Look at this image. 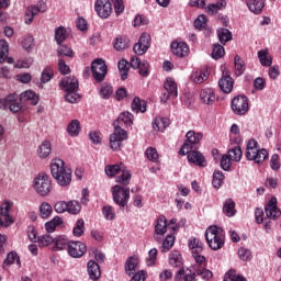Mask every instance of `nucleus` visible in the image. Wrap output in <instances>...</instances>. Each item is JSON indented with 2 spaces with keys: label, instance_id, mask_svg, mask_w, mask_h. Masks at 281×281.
Returning a JSON list of instances; mask_svg holds the SVG:
<instances>
[{
  "label": "nucleus",
  "instance_id": "nucleus-64",
  "mask_svg": "<svg viewBox=\"0 0 281 281\" xmlns=\"http://www.w3.org/2000/svg\"><path fill=\"white\" fill-rule=\"evenodd\" d=\"M66 93V102H69L70 104H76V102L80 101V94L76 93V91H68Z\"/></svg>",
  "mask_w": 281,
  "mask_h": 281
},
{
  "label": "nucleus",
  "instance_id": "nucleus-60",
  "mask_svg": "<svg viewBox=\"0 0 281 281\" xmlns=\"http://www.w3.org/2000/svg\"><path fill=\"white\" fill-rule=\"evenodd\" d=\"M102 213L105 221H115V211L113 210V206H103Z\"/></svg>",
  "mask_w": 281,
  "mask_h": 281
},
{
  "label": "nucleus",
  "instance_id": "nucleus-22",
  "mask_svg": "<svg viewBox=\"0 0 281 281\" xmlns=\"http://www.w3.org/2000/svg\"><path fill=\"white\" fill-rule=\"evenodd\" d=\"M218 87L223 93H232L234 89V79L229 75H223L218 81Z\"/></svg>",
  "mask_w": 281,
  "mask_h": 281
},
{
  "label": "nucleus",
  "instance_id": "nucleus-11",
  "mask_svg": "<svg viewBox=\"0 0 281 281\" xmlns=\"http://www.w3.org/2000/svg\"><path fill=\"white\" fill-rule=\"evenodd\" d=\"M164 89L165 91H167V93H165L161 97V102H168L170 98H178L179 95L178 86L172 77H168L166 79V82L164 83Z\"/></svg>",
  "mask_w": 281,
  "mask_h": 281
},
{
  "label": "nucleus",
  "instance_id": "nucleus-1",
  "mask_svg": "<svg viewBox=\"0 0 281 281\" xmlns=\"http://www.w3.org/2000/svg\"><path fill=\"white\" fill-rule=\"evenodd\" d=\"M196 276H200L202 280H212L214 273L205 267L191 266L187 269L181 267L175 276V281H196Z\"/></svg>",
  "mask_w": 281,
  "mask_h": 281
},
{
  "label": "nucleus",
  "instance_id": "nucleus-56",
  "mask_svg": "<svg viewBox=\"0 0 281 281\" xmlns=\"http://www.w3.org/2000/svg\"><path fill=\"white\" fill-rule=\"evenodd\" d=\"M57 56H67L68 58H74V50L67 45H60L57 48Z\"/></svg>",
  "mask_w": 281,
  "mask_h": 281
},
{
  "label": "nucleus",
  "instance_id": "nucleus-44",
  "mask_svg": "<svg viewBox=\"0 0 281 281\" xmlns=\"http://www.w3.org/2000/svg\"><path fill=\"white\" fill-rule=\"evenodd\" d=\"M54 78V68H52V66H46L41 75V82H43V85L49 82V80H52Z\"/></svg>",
  "mask_w": 281,
  "mask_h": 281
},
{
  "label": "nucleus",
  "instance_id": "nucleus-9",
  "mask_svg": "<svg viewBox=\"0 0 281 281\" xmlns=\"http://www.w3.org/2000/svg\"><path fill=\"white\" fill-rule=\"evenodd\" d=\"M91 72L95 82H104V78H106V74H109V69L106 67V63L102 58H97L91 63Z\"/></svg>",
  "mask_w": 281,
  "mask_h": 281
},
{
  "label": "nucleus",
  "instance_id": "nucleus-24",
  "mask_svg": "<svg viewBox=\"0 0 281 281\" xmlns=\"http://www.w3.org/2000/svg\"><path fill=\"white\" fill-rule=\"evenodd\" d=\"M12 205H14V203L5 201L0 206L1 214L4 216L5 225H12V223H14V220L12 216H10V210H12Z\"/></svg>",
  "mask_w": 281,
  "mask_h": 281
},
{
  "label": "nucleus",
  "instance_id": "nucleus-57",
  "mask_svg": "<svg viewBox=\"0 0 281 281\" xmlns=\"http://www.w3.org/2000/svg\"><path fill=\"white\" fill-rule=\"evenodd\" d=\"M175 245V236L169 234L162 241V251H170Z\"/></svg>",
  "mask_w": 281,
  "mask_h": 281
},
{
  "label": "nucleus",
  "instance_id": "nucleus-33",
  "mask_svg": "<svg viewBox=\"0 0 281 281\" xmlns=\"http://www.w3.org/2000/svg\"><path fill=\"white\" fill-rule=\"evenodd\" d=\"M223 212L228 217L236 216V202L232 199H227L224 202Z\"/></svg>",
  "mask_w": 281,
  "mask_h": 281
},
{
  "label": "nucleus",
  "instance_id": "nucleus-12",
  "mask_svg": "<svg viewBox=\"0 0 281 281\" xmlns=\"http://www.w3.org/2000/svg\"><path fill=\"white\" fill-rule=\"evenodd\" d=\"M47 12V3L40 1L37 5H30L25 11V23L30 25L38 13Z\"/></svg>",
  "mask_w": 281,
  "mask_h": 281
},
{
  "label": "nucleus",
  "instance_id": "nucleus-63",
  "mask_svg": "<svg viewBox=\"0 0 281 281\" xmlns=\"http://www.w3.org/2000/svg\"><path fill=\"white\" fill-rule=\"evenodd\" d=\"M37 243L40 247H47L54 243V237L50 235H43L37 238Z\"/></svg>",
  "mask_w": 281,
  "mask_h": 281
},
{
  "label": "nucleus",
  "instance_id": "nucleus-45",
  "mask_svg": "<svg viewBox=\"0 0 281 281\" xmlns=\"http://www.w3.org/2000/svg\"><path fill=\"white\" fill-rule=\"evenodd\" d=\"M207 71L206 70H198L195 72H193V75L191 76L193 82H196V85H201L203 82H205V80H207Z\"/></svg>",
  "mask_w": 281,
  "mask_h": 281
},
{
  "label": "nucleus",
  "instance_id": "nucleus-5",
  "mask_svg": "<svg viewBox=\"0 0 281 281\" xmlns=\"http://www.w3.org/2000/svg\"><path fill=\"white\" fill-rule=\"evenodd\" d=\"M269 157L267 149H258V142L255 139H249L246 145V158L249 161H255V164H261Z\"/></svg>",
  "mask_w": 281,
  "mask_h": 281
},
{
  "label": "nucleus",
  "instance_id": "nucleus-53",
  "mask_svg": "<svg viewBox=\"0 0 281 281\" xmlns=\"http://www.w3.org/2000/svg\"><path fill=\"white\" fill-rule=\"evenodd\" d=\"M225 179V176L223 175V171H214L213 173V187L214 188H221V186H223V180Z\"/></svg>",
  "mask_w": 281,
  "mask_h": 281
},
{
  "label": "nucleus",
  "instance_id": "nucleus-4",
  "mask_svg": "<svg viewBox=\"0 0 281 281\" xmlns=\"http://www.w3.org/2000/svg\"><path fill=\"white\" fill-rule=\"evenodd\" d=\"M112 199L119 207H126L131 201V188L120 183L111 188Z\"/></svg>",
  "mask_w": 281,
  "mask_h": 281
},
{
  "label": "nucleus",
  "instance_id": "nucleus-20",
  "mask_svg": "<svg viewBox=\"0 0 281 281\" xmlns=\"http://www.w3.org/2000/svg\"><path fill=\"white\" fill-rule=\"evenodd\" d=\"M60 89H64V91H78V79L76 77H66L60 80L59 82Z\"/></svg>",
  "mask_w": 281,
  "mask_h": 281
},
{
  "label": "nucleus",
  "instance_id": "nucleus-46",
  "mask_svg": "<svg viewBox=\"0 0 281 281\" xmlns=\"http://www.w3.org/2000/svg\"><path fill=\"white\" fill-rule=\"evenodd\" d=\"M52 204L47 203V202H43L40 206V216L41 218H49V216H52Z\"/></svg>",
  "mask_w": 281,
  "mask_h": 281
},
{
  "label": "nucleus",
  "instance_id": "nucleus-36",
  "mask_svg": "<svg viewBox=\"0 0 281 281\" xmlns=\"http://www.w3.org/2000/svg\"><path fill=\"white\" fill-rule=\"evenodd\" d=\"M131 106L135 113H146V101H142L138 97L133 99Z\"/></svg>",
  "mask_w": 281,
  "mask_h": 281
},
{
  "label": "nucleus",
  "instance_id": "nucleus-38",
  "mask_svg": "<svg viewBox=\"0 0 281 281\" xmlns=\"http://www.w3.org/2000/svg\"><path fill=\"white\" fill-rule=\"evenodd\" d=\"M169 265L171 267H183V258L181 257V252L173 250L169 257Z\"/></svg>",
  "mask_w": 281,
  "mask_h": 281
},
{
  "label": "nucleus",
  "instance_id": "nucleus-29",
  "mask_svg": "<svg viewBox=\"0 0 281 281\" xmlns=\"http://www.w3.org/2000/svg\"><path fill=\"white\" fill-rule=\"evenodd\" d=\"M21 102H31L33 106H36L38 104V95L36 93L32 92V90L24 91L20 94Z\"/></svg>",
  "mask_w": 281,
  "mask_h": 281
},
{
  "label": "nucleus",
  "instance_id": "nucleus-13",
  "mask_svg": "<svg viewBox=\"0 0 281 281\" xmlns=\"http://www.w3.org/2000/svg\"><path fill=\"white\" fill-rule=\"evenodd\" d=\"M94 10L101 19H109L113 12V7L110 0H97Z\"/></svg>",
  "mask_w": 281,
  "mask_h": 281
},
{
  "label": "nucleus",
  "instance_id": "nucleus-8",
  "mask_svg": "<svg viewBox=\"0 0 281 281\" xmlns=\"http://www.w3.org/2000/svg\"><path fill=\"white\" fill-rule=\"evenodd\" d=\"M33 188L40 196H48L52 192V180L46 173L38 175L35 177Z\"/></svg>",
  "mask_w": 281,
  "mask_h": 281
},
{
  "label": "nucleus",
  "instance_id": "nucleus-28",
  "mask_svg": "<svg viewBox=\"0 0 281 281\" xmlns=\"http://www.w3.org/2000/svg\"><path fill=\"white\" fill-rule=\"evenodd\" d=\"M54 251H63V249H67V247L69 248V239H67V237L65 236H58L54 239Z\"/></svg>",
  "mask_w": 281,
  "mask_h": 281
},
{
  "label": "nucleus",
  "instance_id": "nucleus-62",
  "mask_svg": "<svg viewBox=\"0 0 281 281\" xmlns=\"http://www.w3.org/2000/svg\"><path fill=\"white\" fill-rule=\"evenodd\" d=\"M224 281H247V279H245V277L236 274V271L231 270L225 274Z\"/></svg>",
  "mask_w": 281,
  "mask_h": 281
},
{
  "label": "nucleus",
  "instance_id": "nucleus-26",
  "mask_svg": "<svg viewBox=\"0 0 281 281\" xmlns=\"http://www.w3.org/2000/svg\"><path fill=\"white\" fill-rule=\"evenodd\" d=\"M200 98L204 104H214L216 101V95L214 94V90L206 88L200 92Z\"/></svg>",
  "mask_w": 281,
  "mask_h": 281
},
{
  "label": "nucleus",
  "instance_id": "nucleus-43",
  "mask_svg": "<svg viewBox=\"0 0 281 281\" xmlns=\"http://www.w3.org/2000/svg\"><path fill=\"white\" fill-rule=\"evenodd\" d=\"M16 261L18 267H21V258L16 252H9L3 262V267H10V265H14Z\"/></svg>",
  "mask_w": 281,
  "mask_h": 281
},
{
  "label": "nucleus",
  "instance_id": "nucleus-55",
  "mask_svg": "<svg viewBox=\"0 0 281 281\" xmlns=\"http://www.w3.org/2000/svg\"><path fill=\"white\" fill-rule=\"evenodd\" d=\"M126 47H128V38L116 37L114 43V49H116V52H122V49H126Z\"/></svg>",
  "mask_w": 281,
  "mask_h": 281
},
{
  "label": "nucleus",
  "instance_id": "nucleus-52",
  "mask_svg": "<svg viewBox=\"0 0 281 281\" xmlns=\"http://www.w3.org/2000/svg\"><path fill=\"white\" fill-rule=\"evenodd\" d=\"M223 56H225V48L221 44H214L212 58H214V60H218V58H223Z\"/></svg>",
  "mask_w": 281,
  "mask_h": 281
},
{
  "label": "nucleus",
  "instance_id": "nucleus-51",
  "mask_svg": "<svg viewBox=\"0 0 281 281\" xmlns=\"http://www.w3.org/2000/svg\"><path fill=\"white\" fill-rule=\"evenodd\" d=\"M9 54V46L5 40H0V64L5 63Z\"/></svg>",
  "mask_w": 281,
  "mask_h": 281
},
{
  "label": "nucleus",
  "instance_id": "nucleus-10",
  "mask_svg": "<svg viewBox=\"0 0 281 281\" xmlns=\"http://www.w3.org/2000/svg\"><path fill=\"white\" fill-rule=\"evenodd\" d=\"M232 111L235 115H245L249 111V101L245 95H237L232 100Z\"/></svg>",
  "mask_w": 281,
  "mask_h": 281
},
{
  "label": "nucleus",
  "instance_id": "nucleus-49",
  "mask_svg": "<svg viewBox=\"0 0 281 281\" xmlns=\"http://www.w3.org/2000/svg\"><path fill=\"white\" fill-rule=\"evenodd\" d=\"M119 71L121 74V80H126L128 78V61H126V59L119 61Z\"/></svg>",
  "mask_w": 281,
  "mask_h": 281
},
{
  "label": "nucleus",
  "instance_id": "nucleus-21",
  "mask_svg": "<svg viewBox=\"0 0 281 281\" xmlns=\"http://www.w3.org/2000/svg\"><path fill=\"white\" fill-rule=\"evenodd\" d=\"M87 271L90 280L97 281L100 280L102 271L100 270V265L93 260H89L87 265Z\"/></svg>",
  "mask_w": 281,
  "mask_h": 281
},
{
  "label": "nucleus",
  "instance_id": "nucleus-18",
  "mask_svg": "<svg viewBox=\"0 0 281 281\" xmlns=\"http://www.w3.org/2000/svg\"><path fill=\"white\" fill-rule=\"evenodd\" d=\"M4 109H9L11 113H19L23 109V104L16 100V94H10L3 100Z\"/></svg>",
  "mask_w": 281,
  "mask_h": 281
},
{
  "label": "nucleus",
  "instance_id": "nucleus-37",
  "mask_svg": "<svg viewBox=\"0 0 281 281\" xmlns=\"http://www.w3.org/2000/svg\"><path fill=\"white\" fill-rule=\"evenodd\" d=\"M258 58L263 67H271L273 59L269 56L268 49H261L258 52Z\"/></svg>",
  "mask_w": 281,
  "mask_h": 281
},
{
  "label": "nucleus",
  "instance_id": "nucleus-40",
  "mask_svg": "<svg viewBox=\"0 0 281 281\" xmlns=\"http://www.w3.org/2000/svg\"><path fill=\"white\" fill-rule=\"evenodd\" d=\"M235 75L240 77L245 74V60L240 56L236 55L234 59Z\"/></svg>",
  "mask_w": 281,
  "mask_h": 281
},
{
  "label": "nucleus",
  "instance_id": "nucleus-27",
  "mask_svg": "<svg viewBox=\"0 0 281 281\" xmlns=\"http://www.w3.org/2000/svg\"><path fill=\"white\" fill-rule=\"evenodd\" d=\"M166 232H168V220L160 215L155 224V234H166Z\"/></svg>",
  "mask_w": 281,
  "mask_h": 281
},
{
  "label": "nucleus",
  "instance_id": "nucleus-16",
  "mask_svg": "<svg viewBox=\"0 0 281 281\" xmlns=\"http://www.w3.org/2000/svg\"><path fill=\"white\" fill-rule=\"evenodd\" d=\"M188 155L189 164H193L194 166H199L200 168H205L207 166V161L205 160V156L196 149H190Z\"/></svg>",
  "mask_w": 281,
  "mask_h": 281
},
{
  "label": "nucleus",
  "instance_id": "nucleus-19",
  "mask_svg": "<svg viewBox=\"0 0 281 281\" xmlns=\"http://www.w3.org/2000/svg\"><path fill=\"white\" fill-rule=\"evenodd\" d=\"M171 52L175 56H178V58H184V56H188L190 47H188V44L183 42H172Z\"/></svg>",
  "mask_w": 281,
  "mask_h": 281
},
{
  "label": "nucleus",
  "instance_id": "nucleus-59",
  "mask_svg": "<svg viewBox=\"0 0 281 281\" xmlns=\"http://www.w3.org/2000/svg\"><path fill=\"white\" fill-rule=\"evenodd\" d=\"M111 137H115L116 139L124 142V139L128 138V134H126V131H124L122 127L114 126V133L111 135Z\"/></svg>",
  "mask_w": 281,
  "mask_h": 281
},
{
  "label": "nucleus",
  "instance_id": "nucleus-42",
  "mask_svg": "<svg viewBox=\"0 0 281 281\" xmlns=\"http://www.w3.org/2000/svg\"><path fill=\"white\" fill-rule=\"evenodd\" d=\"M100 95L101 98H103V100H109V98L113 95V86L110 83L103 82L101 85Z\"/></svg>",
  "mask_w": 281,
  "mask_h": 281
},
{
  "label": "nucleus",
  "instance_id": "nucleus-30",
  "mask_svg": "<svg viewBox=\"0 0 281 281\" xmlns=\"http://www.w3.org/2000/svg\"><path fill=\"white\" fill-rule=\"evenodd\" d=\"M247 5L250 12L254 14H260L262 8H265V0H247Z\"/></svg>",
  "mask_w": 281,
  "mask_h": 281
},
{
  "label": "nucleus",
  "instance_id": "nucleus-41",
  "mask_svg": "<svg viewBox=\"0 0 281 281\" xmlns=\"http://www.w3.org/2000/svg\"><path fill=\"white\" fill-rule=\"evenodd\" d=\"M72 235L77 238H80V236H85V220H77L75 227L72 228Z\"/></svg>",
  "mask_w": 281,
  "mask_h": 281
},
{
  "label": "nucleus",
  "instance_id": "nucleus-58",
  "mask_svg": "<svg viewBox=\"0 0 281 281\" xmlns=\"http://www.w3.org/2000/svg\"><path fill=\"white\" fill-rule=\"evenodd\" d=\"M193 25L195 30H205V25H207V18L204 14L198 16L194 20Z\"/></svg>",
  "mask_w": 281,
  "mask_h": 281
},
{
  "label": "nucleus",
  "instance_id": "nucleus-50",
  "mask_svg": "<svg viewBox=\"0 0 281 281\" xmlns=\"http://www.w3.org/2000/svg\"><path fill=\"white\" fill-rule=\"evenodd\" d=\"M228 157L233 161H240V159L243 157V149H240V146H236V147L229 149L228 150Z\"/></svg>",
  "mask_w": 281,
  "mask_h": 281
},
{
  "label": "nucleus",
  "instance_id": "nucleus-25",
  "mask_svg": "<svg viewBox=\"0 0 281 281\" xmlns=\"http://www.w3.org/2000/svg\"><path fill=\"white\" fill-rule=\"evenodd\" d=\"M40 159H47L52 155V143L44 140L37 148Z\"/></svg>",
  "mask_w": 281,
  "mask_h": 281
},
{
  "label": "nucleus",
  "instance_id": "nucleus-3",
  "mask_svg": "<svg viewBox=\"0 0 281 281\" xmlns=\"http://www.w3.org/2000/svg\"><path fill=\"white\" fill-rule=\"evenodd\" d=\"M205 240L213 251H218L225 246V233L216 226H210L205 231Z\"/></svg>",
  "mask_w": 281,
  "mask_h": 281
},
{
  "label": "nucleus",
  "instance_id": "nucleus-15",
  "mask_svg": "<svg viewBox=\"0 0 281 281\" xmlns=\"http://www.w3.org/2000/svg\"><path fill=\"white\" fill-rule=\"evenodd\" d=\"M68 254L71 258H82L87 254V245L82 241H70L68 245Z\"/></svg>",
  "mask_w": 281,
  "mask_h": 281
},
{
  "label": "nucleus",
  "instance_id": "nucleus-47",
  "mask_svg": "<svg viewBox=\"0 0 281 281\" xmlns=\"http://www.w3.org/2000/svg\"><path fill=\"white\" fill-rule=\"evenodd\" d=\"M145 156L147 157L148 161H151L153 164H157V161H159V153L155 147H148L145 151Z\"/></svg>",
  "mask_w": 281,
  "mask_h": 281
},
{
  "label": "nucleus",
  "instance_id": "nucleus-32",
  "mask_svg": "<svg viewBox=\"0 0 281 281\" xmlns=\"http://www.w3.org/2000/svg\"><path fill=\"white\" fill-rule=\"evenodd\" d=\"M69 37V33L67 32V29L65 26H59L55 30V41L57 45H63L65 41Z\"/></svg>",
  "mask_w": 281,
  "mask_h": 281
},
{
  "label": "nucleus",
  "instance_id": "nucleus-54",
  "mask_svg": "<svg viewBox=\"0 0 281 281\" xmlns=\"http://www.w3.org/2000/svg\"><path fill=\"white\" fill-rule=\"evenodd\" d=\"M68 214H80V210H82V206L78 201H69L67 205Z\"/></svg>",
  "mask_w": 281,
  "mask_h": 281
},
{
  "label": "nucleus",
  "instance_id": "nucleus-6",
  "mask_svg": "<svg viewBox=\"0 0 281 281\" xmlns=\"http://www.w3.org/2000/svg\"><path fill=\"white\" fill-rule=\"evenodd\" d=\"M124 166L121 165H108L104 168V172L106 177H115V175H119L120 171H122V175L116 177V183H121L122 186H130L131 184V171L122 168Z\"/></svg>",
  "mask_w": 281,
  "mask_h": 281
},
{
  "label": "nucleus",
  "instance_id": "nucleus-39",
  "mask_svg": "<svg viewBox=\"0 0 281 281\" xmlns=\"http://www.w3.org/2000/svg\"><path fill=\"white\" fill-rule=\"evenodd\" d=\"M58 225H63V218H60V216H55L52 221L45 224V229L48 234H52L53 232H56Z\"/></svg>",
  "mask_w": 281,
  "mask_h": 281
},
{
  "label": "nucleus",
  "instance_id": "nucleus-7",
  "mask_svg": "<svg viewBox=\"0 0 281 281\" xmlns=\"http://www.w3.org/2000/svg\"><path fill=\"white\" fill-rule=\"evenodd\" d=\"M187 140L182 145L179 155L186 156L190 150H196L199 148V144H201V139H203V133H194V131H189L186 135Z\"/></svg>",
  "mask_w": 281,
  "mask_h": 281
},
{
  "label": "nucleus",
  "instance_id": "nucleus-61",
  "mask_svg": "<svg viewBox=\"0 0 281 281\" xmlns=\"http://www.w3.org/2000/svg\"><path fill=\"white\" fill-rule=\"evenodd\" d=\"M117 122H123V124L131 126L133 124V114L130 112H123L119 115Z\"/></svg>",
  "mask_w": 281,
  "mask_h": 281
},
{
  "label": "nucleus",
  "instance_id": "nucleus-34",
  "mask_svg": "<svg viewBox=\"0 0 281 281\" xmlns=\"http://www.w3.org/2000/svg\"><path fill=\"white\" fill-rule=\"evenodd\" d=\"M217 36L222 45H227L233 38L232 32L228 29H218Z\"/></svg>",
  "mask_w": 281,
  "mask_h": 281
},
{
  "label": "nucleus",
  "instance_id": "nucleus-14",
  "mask_svg": "<svg viewBox=\"0 0 281 281\" xmlns=\"http://www.w3.org/2000/svg\"><path fill=\"white\" fill-rule=\"evenodd\" d=\"M150 47V35L143 33L139 37L138 43H136L133 47V50L138 56H144L146 52H148V48Z\"/></svg>",
  "mask_w": 281,
  "mask_h": 281
},
{
  "label": "nucleus",
  "instance_id": "nucleus-2",
  "mask_svg": "<svg viewBox=\"0 0 281 281\" xmlns=\"http://www.w3.org/2000/svg\"><path fill=\"white\" fill-rule=\"evenodd\" d=\"M50 172L58 186H69L71 183V169L65 167V161L61 159L53 160Z\"/></svg>",
  "mask_w": 281,
  "mask_h": 281
},
{
  "label": "nucleus",
  "instance_id": "nucleus-17",
  "mask_svg": "<svg viewBox=\"0 0 281 281\" xmlns=\"http://www.w3.org/2000/svg\"><path fill=\"white\" fill-rule=\"evenodd\" d=\"M265 211L268 218H272V221L280 218L281 211L278 209V199L271 198L268 204L265 206Z\"/></svg>",
  "mask_w": 281,
  "mask_h": 281
},
{
  "label": "nucleus",
  "instance_id": "nucleus-23",
  "mask_svg": "<svg viewBox=\"0 0 281 281\" xmlns=\"http://www.w3.org/2000/svg\"><path fill=\"white\" fill-rule=\"evenodd\" d=\"M137 269H139V258L128 257L125 262V273L127 276H133L136 273Z\"/></svg>",
  "mask_w": 281,
  "mask_h": 281
},
{
  "label": "nucleus",
  "instance_id": "nucleus-31",
  "mask_svg": "<svg viewBox=\"0 0 281 281\" xmlns=\"http://www.w3.org/2000/svg\"><path fill=\"white\" fill-rule=\"evenodd\" d=\"M170 126V119L168 117H156L153 122L154 131H166Z\"/></svg>",
  "mask_w": 281,
  "mask_h": 281
},
{
  "label": "nucleus",
  "instance_id": "nucleus-48",
  "mask_svg": "<svg viewBox=\"0 0 281 281\" xmlns=\"http://www.w3.org/2000/svg\"><path fill=\"white\" fill-rule=\"evenodd\" d=\"M189 247L192 249V254H201L203 251V243L196 238L189 240Z\"/></svg>",
  "mask_w": 281,
  "mask_h": 281
},
{
  "label": "nucleus",
  "instance_id": "nucleus-35",
  "mask_svg": "<svg viewBox=\"0 0 281 281\" xmlns=\"http://www.w3.org/2000/svg\"><path fill=\"white\" fill-rule=\"evenodd\" d=\"M67 133L70 137H78L80 135V121L72 120L67 126Z\"/></svg>",
  "mask_w": 281,
  "mask_h": 281
}]
</instances>
